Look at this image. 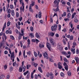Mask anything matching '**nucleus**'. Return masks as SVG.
I'll use <instances>...</instances> for the list:
<instances>
[{
    "mask_svg": "<svg viewBox=\"0 0 79 79\" xmlns=\"http://www.w3.org/2000/svg\"><path fill=\"white\" fill-rule=\"evenodd\" d=\"M59 11V8H58V6L57 8L56 9V11Z\"/></svg>",
    "mask_w": 79,
    "mask_h": 79,
    "instance_id": "bf43d9fd",
    "label": "nucleus"
},
{
    "mask_svg": "<svg viewBox=\"0 0 79 79\" xmlns=\"http://www.w3.org/2000/svg\"><path fill=\"white\" fill-rule=\"evenodd\" d=\"M13 66H15L16 65V62H13Z\"/></svg>",
    "mask_w": 79,
    "mask_h": 79,
    "instance_id": "864d4df0",
    "label": "nucleus"
},
{
    "mask_svg": "<svg viewBox=\"0 0 79 79\" xmlns=\"http://www.w3.org/2000/svg\"><path fill=\"white\" fill-rule=\"evenodd\" d=\"M60 76H61V77H64V73L63 72H61L60 73Z\"/></svg>",
    "mask_w": 79,
    "mask_h": 79,
    "instance_id": "de8ad7c7",
    "label": "nucleus"
},
{
    "mask_svg": "<svg viewBox=\"0 0 79 79\" xmlns=\"http://www.w3.org/2000/svg\"><path fill=\"white\" fill-rule=\"evenodd\" d=\"M63 42L64 45H66V41H65V40L64 39L63 40Z\"/></svg>",
    "mask_w": 79,
    "mask_h": 79,
    "instance_id": "3c124183",
    "label": "nucleus"
},
{
    "mask_svg": "<svg viewBox=\"0 0 79 79\" xmlns=\"http://www.w3.org/2000/svg\"><path fill=\"white\" fill-rule=\"evenodd\" d=\"M61 25H58V30L59 31H61Z\"/></svg>",
    "mask_w": 79,
    "mask_h": 79,
    "instance_id": "2f4dec72",
    "label": "nucleus"
},
{
    "mask_svg": "<svg viewBox=\"0 0 79 79\" xmlns=\"http://www.w3.org/2000/svg\"><path fill=\"white\" fill-rule=\"evenodd\" d=\"M58 27L57 25L55 24L54 26H52L51 27V29L52 31H56V28H57V27Z\"/></svg>",
    "mask_w": 79,
    "mask_h": 79,
    "instance_id": "f257e3e1",
    "label": "nucleus"
},
{
    "mask_svg": "<svg viewBox=\"0 0 79 79\" xmlns=\"http://www.w3.org/2000/svg\"><path fill=\"white\" fill-rule=\"evenodd\" d=\"M55 35V33H54L53 32H51L50 33V35L51 36H52V37H53V35Z\"/></svg>",
    "mask_w": 79,
    "mask_h": 79,
    "instance_id": "cd10ccee",
    "label": "nucleus"
},
{
    "mask_svg": "<svg viewBox=\"0 0 79 79\" xmlns=\"http://www.w3.org/2000/svg\"><path fill=\"white\" fill-rule=\"evenodd\" d=\"M2 39L3 40L2 41V43H3L4 44H5V40H4V38H3V37H2Z\"/></svg>",
    "mask_w": 79,
    "mask_h": 79,
    "instance_id": "6e6d98bb",
    "label": "nucleus"
},
{
    "mask_svg": "<svg viewBox=\"0 0 79 79\" xmlns=\"http://www.w3.org/2000/svg\"><path fill=\"white\" fill-rule=\"evenodd\" d=\"M44 58H46V59L48 60V56L47 52H45L44 53Z\"/></svg>",
    "mask_w": 79,
    "mask_h": 79,
    "instance_id": "423d86ee",
    "label": "nucleus"
},
{
    "mask_svg": "<svg viewBox=\"0 0 79 79\" xmlns=\"http://www.w3.org/2000/svg\"><path fill=\"white\" fill-rule=\"evenodd\" d=\"M27 69H28L29 68H30V67H31V65H27Z\"/></svg>",
    "mask_w": 79,
    "mask_h": 79,
    "instance_id": "37998d69",
    "label": "nucleus"
},
{
    "mask_svg": "<svg viewBox=\"0 0 79 79\" xmlns=\"http://www.w3.org/2000/svg\"><path fill=\"white\" fill-rule=\"evenodd\" d=\"M10 8L11 9H13L14 8V6L13 5H10Z\"/></svg>",
    "mask_w": 79,
    "mask_h": 79,
    "instance_id": "79ce46f5",
    "label": "nucleus"
},
{
    "mask_svg": "<svg viewBox=\"0 0 79 79\" xmlns=\"http://www.w3.org/2000/svg\"><path fill=\"white\" fill-rule=\"evenodd\" d=\"M6 22H5L4 23V27L2 28V30L3 32V31H4V30H5V28H6Z\"/></svg>",
    "mask_w": 79,
    "mask_h": 79,
    "instance_id": "f8f14e48",
    "label": "nucleus"
},
{
    "mask_svg": "<svg viewBox=\"0 0 79 79\" xmlns=\"http://www.w3.org/2000/svg\"><path fill=\"white\" fill-rule=\"evenodd\" d=\"M38 71H40V73H42L43 72L41 67H38Z\"/></svg>",
    "mask_w": 79,
    "mask_h": 79,
    "instance_id": "4468645a",
    "label": "nucleus"
},
{
    "mask_svg": "<svg viewBox=\"0 0 79 79\" xmlns=\"http://www.w3.org/2000/svg\"><path fill=\"white\" fill-rule=\"evenodd\" d=\"M11 60H12V62H14L15 61V55H14V52H13L11 54L10 56Z\"/></svg>",
    "mask_w": 79,
    "mask_h": 79,
    "instance_id": "7ed1b4c3",
    "label": "nucleus"
},
{
    "mask_svg": "<svg viewBox=\"0 0 79 79\" xmlns=\"http://www.w3.org/2000/svg\"><path fill=\"white\" fill-rule=\"evenodd\" d=\"M66 13L65 12H64L63 15V14H62V17L66 16Z\"/></svg>",
    "mask_w": 79,
    "mask_h": 79,
    "instance_id": "c85d7f7f",
    "label": "nucleus"
},
{
    "mask_svg": "<svg viewBox=\"0 0 79 79\" xmlns=\"http://www.w3.org/2000/svg\"><path fill=\"white\" fill-rule=\"evenodd\" d=\"M13 67H10V71H13Z\"/></svg>",
    "mask_w": 79,
    "mask_h": 79,
    "instance_id": "4d7b16f0",
    "label": "nucleus"
},
{
    "mask_svg": "<svg viewBox=\"0 0 79 79\" xmlns=\"http://www.w3.org/2000/svg\"><path fill=\"white\" fill-rule=\"evenodd\" d=\"M46 76L47 77H50V73L48 72L47 73H46Z\"/></svg>",
    "mask_w": 79,
    "mask_h": 79,
    "instance_id": "4be33fe9",
    "label": "nucleus"
},
{
    "mask_svg": "<svg viewBox=\"0 0 79 79\" xmlns=\"http://www.w3.org/2000/svg\"><path fill=\"white\" fill-rule=\"evenodd\" d=\"M49 41L51 42V44L52 45H55V41L53 38H51L49 40Z\"/></svg>",
    "mask_w": 79,
    "mask_h": 79,
    "instance_id": "20e7f679",
    "label": "nucleus"
},
{
    "mask_svg": "<svg viewBox=\"0 0 79 79\" xmlns=\"http://www.w3.org/2000/svg\"><path fill=\"white\" fill-rule=\"evenodd\" d=\"M71 16V14L70 13H69L67 14V17L68 18H70Z\"/></svg>",
    "mask_w": 79,
    "mask_h": 79,
    "instance_id": "72a5a7b5",
    "label": "nucleus"
},
{
    "mask_svg": "<svg viewBox=\"0 0 79 79\" xmlns=\"http://www.w3.org/2000/svg\"><path fill=\"white\" fill-rule=\"evenodd\" d=\"M10 25V21H8L7 23V26H9Z\"/></svg>",
    "mask_w": 79,
    "mask_h": 79,
    "instance_id": "680f3d73",
    "label": "nucleus"
},
{
    "mask_svg": "<svg viewBox=\"0 0 79 79\" xmlns=\"http://www.w3.org/2000/svg\"><path fill=\"white\" fill-rule=\"evenodd\" d=\"M69 25H70V26L71 27V28H73V24L71 23V22H70L69 23Z\"/></svg>",
    "mask_w": 79,
    "mask_h": 79,
    "instance_id": "f704fd0d",
    "label": "nucleus"
},
{
    "mask_svg": "<svg viewBox=\"0 0 79 79\" xmlns=\"http://www.w3.org/2000/svg\"><path fill=\"white\" fill-rule=\"evenodd\" d=\"M27 55H30L31 54V51H29L28 52H27Z\"/></svg>",
    "mask_w": 79,
    "mask_h": 79,
    "instance_id": "0e129e2a",
    "label": "nucleus"
},
{
    "mask_svg": "<svg viewBox=\"0 0 79 79\" xmlns=\"http://www.w3.org/2000/svg\"><path fill=\"white\" fill-rule=\"evenodd\" d=\"M29 10L31 12H33V10H32V7H31V6L29 7Z\"/></svg>",
    "mask_w": 79,
    "mask_h": 79,
    "instance_id": "7c9ffc66",
    "label": "nucleus"
},
{
    "mask_svg": "<svg viewBox=\"0 0 79 79\" xmlns=\"http://www.w3.org/2000/svg\"><path fill=\"white\" fill-rule=\"evenodd\" d=\"M57 48L59 50H62L63 47L62 46H61V43H59L57 44Z\"/></svg>",
    "mask_w": 79,
    "mask_h": 79,
    "instance_id": "f03ea898",
    "label": "nucleus"
},
{
    "mask_svg": "<svg viewBox=\"0 0 79 79\" xmlns=\"http://www.w3.org/2000/svg\"><path fill=\"white\" fill-rule=\"evenodd\" d=\"M60 2L61 3H62L63 5H65V4H66V2H65L64 1L63 2V0H61L60 1Z\"/></svg>",
    "mask_w": 79,
    "mask_h": 79,
    "instance_id": "393cba45",
    "label": "nucleus"
},
{
    "mask_svg": "<svg viewBox=\"0 0 79 79\" xmlns=\"http://www.w3.org/2000/svg\"><path fill=\"white\" fill-rule=\"evenodd\" d=\"M3 37H5V40H6V39H7V37L6 35H5V34H4L3 35Z\"/></svg>",
    "mask_w": 79,
    "mask_h": 79,
    "instance_id": "473e14b6",
    "label": "nucleus"
},
{
    "mask_svg": "<svg viewBox=\"0 0 79 79\" xmlns=\"http://www.w3.org/2000/svg\"><path fill=\"white\" fill-rule=\"evenodd\" d=\"M68 76H70L71 75V72L69 71H68Z\"/></svg>",
    "mask_w": 79,
    "mask_h": 79,
    "instance_id": "a18cd8bd",
    "label": "nucleus"
},
{
    "mask_svg": "<svg viewBox=\"0 0 79 79\" xmlns=\"http://www.w3.org/2000/svg\"><path fill=\"white\" fill-rule=\"evenodd\" d=\"M19 13L18 12H17L16 13V16L17 18H18L19 17Z\"/></svg>",
    "mask_w": 79,
    "mask_h": 79,
    "instance_id": "8fccbe9b",
    "label": "nucleus"
},
{
    "mask_svg": "<svg viewBox=\"0 0 79 79\" xmlns=\"http://www.w3.org/2000/svg\"><path fill=\"white\" fill-rule=\"evenodd\" d=\"M30 35L31 36V38H34V35L32 33H31L30 34Z\"/></svg>",
    "mask_w": 79,
    "mask_h": 79,
    "instance_id": "412c9836",
    "label": "nucleus"
},
{
    "mask_svg": "<svg viewBox=\"0 0 79 79\" xmlns=\"http://www.w3.org/2000/svg\"><path fill=\"white\" fill-rule=\"evenodd\" d=\"M75 60L76 61L77 63H79V59L77 57H75L74 58Z\"/></svg>",
    "mask_w": 79,
    "mask_h": 79,
    "instance_id": "1a4fd4ad",
    "label": "nucleus"
},
{
    "mask_svg": "<svg viewBox=\"0 0 79 79\" xmlns=\"http://www.w3.org/2000/svg\"><path fill=\"white\" fill-rule=\"evenodd\" d=\"M75 50H76L75 48H72L71 49V52H73V54H74V53H75Z\"/></svg>",
    "mask_w": 79,
    "mask_h": 79,
    "instance_id": "6ab92c4d",
    "label": "nucleus"
},
{
    "mask_svg": "<svg viewBox=\"0 0 79 79\" xmlns=\"http://www.w3.org/2000/svg\"><path fill=\"white\" fill-rule=\"evenodd\" d=\"M62 55H68V53H66V52L65 51L62 52Z\"/></svg>",
    "mask_w": 79,
    "mask_h": 79,
    "instance_id": "dca6fc26",
    "label": "nucleus"
},
{
    "mask_svg": "<svg viewBox=\"0 0 79 79\" xmlns=\"http://www.w3.org/2000/svg\"><path fill=\"white\" fill-rule=\"evenodd\" d=\"M20 4H22V5H23V3H24L23 0H20Z\"/></svg>",
    "mask_w": 79,
    "mask_h": 79,
    "instance_id": "603ef678",
    "label": "nucleus"
},
{
    "mask_svg": "<svg viewBox=\"0 0 79 79\" xmlns=\"http://www.w3.org/2000/svg\"><path fill=\"white\" fill-rule=\"evenodd\" d=\"M39 47L40 48H42L44 47V45L42 44H40L39 45Z\"/></svg>",
    "mask_w": 79,
    "mask_h": 79,
    "instance_id": "2eb2a0df",
    "label": "nucleus"
},
{
    "mask_svg": "<svg viewBox=\"0 0 79 79\" xmlns=\"http://www.w3.org/2000/svg\"><path fill=\"white\" fill-rule=\"evenodd\" d=\"M70 37V40H73L74 39V37H73V36L71 35Z\"/></svg>",
    "mask_w": 79,
    "mask_h": 79,
    "instance_id": "c9c22d12",
    "label": "nucleus"
},
{
    "mask_svg": "<svg viewBox=\"0 0 79 79\" xmlns=\"http://www.w3.org/2000/svg\"><path fill=\"white\" fill-rule=\"evenodd\" d=\"M22 19H23V18L21 17L20 18H19V21H20V22L21 21H22Z\"/></svg>",
    "mask_w": 79,
    "mask_h": 79,
    "instance_id": "e2e57ef3",
    "label": "nucleus"
},
{
    "mask_svg": "<svg viewBox=\"0 0 79 79\" xmlns=\"http://www.w3.org/2000/svg\"><path fill=\"white\" fill-rule=\"evenodd\" d=\"M35 35L37 38H39V37H40L39 35V34L37 32L36 33Z\"/></svg>",
    "mask_w": 79,
    "mask_h": 79,
    "instance_id": "5701e85b",
    "label": "nucleus"
},
{
    "mask_svg": "<svg viewBox=\"0 0 79 79\" xmlns=\"http://www.w3.org/2000/svg\"><path fill=\"white\" fill-rule=\"evenodd\" d=\"M74 29V27H73L72 29H70L69 30V31H70L71 32H73V31Z\"/></svg>",
    "mask_w": 79,
    "mask_h": 79,
    "instance_id": "58836bf2",
    "label": "nucleus"
},
{
    "mask_svg": "<svg viewBox=\"0 0 79 79\" xmlns=\"http://www.w3.org/2000/svg\"><path fill=\"white\" fill-rule=\"evenodd\" d=\"M50 79H53V78H54V75H53V74L52 73H50Z\"/></svg>",
    "mask_w": 79,
    "mask_h": 79,
    "instance_id": "0eeeda50",
    "label": "nucleus"
},
{
    "mask_svg": "<svg viewBox=\"0 0 79 79\" xmlns=\"http://www.w3.org/2000/svg\"><path fill=\"white\" fill-rule=\"evenodd\" d=\"M28 73H29V71L27 70L26 72H25L23 73V75L24 76H26V74H27Z\"/></svg>",
    "mask_w": 79,
    "mask_h": 79,
    "instance_id": "c756f323",
    "label": "nucleus"
},
{
    "mask_svg": "<svg viewBox=\"0 0 79 79\" xmlns=\"http://www.w3.org/2000/svg\"><path fill=\"white\" fill-rule=\"evenodd\" d=\"M10 38L12 40H15V38H14V36L13 35H10Z\"/></svg>",
    "mask_w": 79,
    "mask_h": 79,
    "instance_id": "c03bdc74",
    "label": "nucleus"
},
{
    "mask_svg": "<svg viewBox=\"0 0 79 79\" xmlns=\"http://www.w3.org/2000/svg\"><path fill=\"white\" fill-rule=\"evenodd\" d=\"M27 79H29L30 77V75L29 73L27 75Z\"/></svg>",
    "mask_w": 79,
    "mask_h": 79,
    "instance_id": "09e8293b",
    "label": "nucleus"
},
{
    "mask_svg": "<svg viewBox=\"0 0 79 79\" xmlns=\"http://www.w3.org/2000/svg\"><path fill=\"white\" fill-rule=\"evenodd\" d=\"M67 12L68 13V12H70V11H69V7H68L67 8Z\"/></svg>",
    "mask_w": 79,
    "mask_h": 79,
    "instance_id": "5fc2aeb1",
    "label": "nucleus"
},
{
    "mask_svg": "<svg viewBox=\"0 0 79 79\" xmlns=\"http://www.w3.org/2000/svg\"><path fill=\"white\" fill-rule=\"evenodd\" d=\"M33 74H34V73L32 72L31 73V77L32 79H33V78H34V75H33Z\"/></svg>",
    "mask_w": 79,
    "mask_h": 79,
    "instance_id": "a19ab883",
    "label": "nucleus"
},
{
    "mask_svg": "<svg viewBox=\"0 0 79 79\" xmlns=\"http://www.w3.org/2000/svg\"><path fill=\"white\" fill-rule=\"evenodd\" d=\"M30 29L31 31H33V27H31Z\"/></svg>",
    "mask_w": 79,
    "mask_h": 79,
    "instance_id": "338daca9",
    "label": "nucleus"
},
{
    "mask_svg": "<svg viewBox=\"0 0 79 79\" xmlns=\"http://www.w3.org/2000/svg\"><path fill=\"white\" fill-rule=\"evenodd\" d=\"M4 69L5 70L7 68V65H4Z\"/></svg>",
    "mask_w": 79,
    "mask_h": 79,
    "instance_id": "052dcab7",
    "label": "nucleus"
},
{
    "mask_svg": "<svg viewBox=\"0 0 79 79\" xmlns=\"http://www.w3.org/2000/svg\"><path fill=\"white\" fill-rule=\"evenodd\" d=\"M34 54L35 56V57H37V56L38 54L35 52H34Z\"/></svg>",
    "mask_w": 79,
    "mask_h": 79,
    "instance_id": "4c0bfd02",
    "label": "nucleus"
},
{
    "mask_svg": "<svg viewBox=\"0 0 79 79\" xmlns=\"http://www.w3.org/2000/svg\"><path fill=\"white\" fill-rule=\"evenodd\" d=\"M19 72H20V73H21L22 71H23V69L22 68V67L20 66L19 67Z\"/></svg>",
    "mask_w": 79,
    "mask_h": 79,
    "instance_id": "aec40b11",
    "label": "nucleus"
},
{
    "mask_svg": "<svg viewBox=\"0 0 79 79\" xmlns=\"http://www.w3.org/2000/svg\"><path fill=\"white\" fill-rule=\"evenodd\" d=\"M76 15V12L74 13L72 15V19H73L75 16V15Z\"/></svg>",
    "mask_w": 79,
    "mask_h": 79,
    "instance_id": "a211bd4d",
    "label": "nucleus"
},
{
    "mask_svg": "<svg viewBox=\"0 0 79 79\" xmlns=\"http://www.w3.org/2000/svg\"><path fill=\"white\" fill-rule=\"evenodd\" d=\"M5 76L4 75H2L0 77V79H3L5 77Z\"/></svg>",
    "mask_w": 79,
    "mask_h": 79,
    "instance_id": "a878e982",
    "label": "nucleus"
},
{
    "mask_svg": "<svg viewBox=\"0 0 79 79\" xmlns=\"http://www.w3.org/2000/svg\"><path fill=\"white\" fill-rule=\"evenodd\" d=\"M64 69L65 70H67L68 71V65H66L64 67Z\"/></svg>",
    "mask_w": 79,
    "mask_h": 79,
    "instance_id": "bb28decb",
    "label": "nucleus"
},
{
    "mask_svg": "<svg viewBox=\"0 0 79 79\" xmlns=\"http://www.w3.org/2000/svg\"><path fill=\"white\" fill-rule=\"evenodd\" d=\"M59 1V2H58ZM58 1H57V0H56L54 1V3L56 5H58L59 4V2H60V0H58Z\"/></svg>",
    "mask_w": 79,
    "mask_h": 79,
    "instance_id": "6e6552de",
    "label": "nucleus"
},
{
    "mask_svg": "<svg viewBox=\"0 0 79 79\" xmlns=\"http://www.w3.org/2000/svg\"><path fill=\"white\" fill-rule=\"evenodd\" d=\"M74 21L75 23H78V22L79 21L76 18H75L74 19Z\"/></svg>",
    "mask_w": 79,
    "mask_h": 79,
    "instance_id": "b1692460",
    "label": "nucleus"
},
{
    "mask_svg": "<svg viewBox=\"0 0 79 79\" xmlns=\"http://www.w3.org/2000/svg\"><path fill=\"white\" fill-rule=\"evenodd\" d=\"M17 2H18V0H14V3L15 6H16V3H17Z\"/></svg>",
    "mask_w": 79,
    "mask_h": 79,
    "instance_id": "e433bc0d",
    "label": "nucleus"
},
{
    "mask_svg": "<svg viewBox=\"0 0 79 79\" xmlns=\"http://www.w3.org/2000/svg\"><path fill=\"white\" fill-rule=\"evenodd\" d=\"M8 7L6 8V11H7V13L8 14H10L11 13V10L10 9H9L8 10Z\"/></svg>",
    "mask_w": 79,
    "mask_h": 79,
    "instance_id": "9b49d317",
    "label": "nucleus"
},
{
    "mask_svg": "<svg viewBox=\"0 0 79 79\" xmlns=\"http://www.w3.org/2000/svg\"><path fill=\"white\" fill-rule=\"evenodd\" d=\"M49 61H51V62H53V60L52 59V58H49Z\"/></svg>",
    "mask_w": 79,
    "mask_h": 79,
    "instance_id": "49530a36",
    "label": "nucleus"
},
{
    "mask_svg": "<svg viewBox=\"0 0 79 79\" xmlns=\"http://www.w3.org/2000/svg\"><path fill=\"white\" fill-rule=\"evenodd\" d=\"M11 15L12 16H15V11H14V10H11Z\"/></svg>",
    "mask_w": 79,
    "mask_h": 79,
    "instance_id": "9d476101",
    "label": "nucleus"
},
{
    "mask_svg": "<svg viewBox=\"0 0 79 79\" xmlns=\"http://www.w3.org/2000/svg\"><path fill=\"white\" fill-rule=\"evenodd\" d=\"M47 46L49 50L50 51L51 50V49H50V48H51V45H50V44H49L48 43H47Z\"/></svg>",
    "mask_w": 79,
    "mask_h": 79,
    "instance_id": "39448f33",
    "label": "nucleus"
},
{
    "mask_svg": "<svg viewBox=\"0 0 79 79\" xmlns=\"http://www.w3.org/2000/svg\"><path fill=\"white\" fill-rule=\"evenodd\" d=\"M55 35L56 37H59V35L57 33Z\"/></svg>",
    "mask_w": 79,
    "mask_h": 79,
    "instance_id": "774afa93",
    "label": "nucleus"
},
{
    "mask_svg": "<svg viewBox=\"0 0 79 79\" xmlns=\"http://www.w3.org/2000/svg\"><path fill=\"white\" fill-rule=\"evenodd\" d=\"M28 45H29L30 44V40L29 39H28L27 40Z\"/></svg>",
    "mask_w": 79,
    "mask_h": 79,
    "instance_id": "69168bd1",
    "label": "nucleus"
},
{
    "mask_svg": "<svg viewBox=\"0 0 79 79\" xmlns=\"http://www.w3.org/2000/svg\"><path fill=\"white\" fill-rule=\"evenodd\" d=\"M22 68V69H23V72H25L26 71V67L25 66H23Z\"/></svg>",
    "mask_w": 79,
    "mask_h": 79,
    "instance_id": "ddd939ff",
    "label": "nucleus"
},
{
    "mask_svg": "<svg viewBox=\"0 0 79 79\" xmlns=\"http://www.w3.org/2000/svg\"><path fill=\"white\" fill-rule=\"evenodd\" d=\"M58 68L60 69H61V68H63L62 67V66H61V65H58Z\"/></svg>",
    "mask_w": 79,
    "mask_h": 79,
    "instance_id": "13d9d810",
    "label": "nucleus"
},
{
    "mask_svg": "<svg viewBox=\"0 0 79 79\" xmlns=\"http://www.w3.org/2000/svg\"><path fill=\"white\" fill-rule=\"evenodd\" d=\"M42 13H41V12L40 11L38 14V17L39 18H40L41 17H42Z\"/></svg>",
    "mask_w": 79,
    "mask_h": 79,
    "instance_id": "f3484780",
    "label": "nucleus"
},
{
    "mask_svg": "<svg viewBox=\"0 0 79 79\" xmlns=\"http://www.w3.org/2000/svg\"><path fill=\"white\" fill-rule=\"evenodd\" d=\"M64 60L65 62H69L68 60H67V59H66V58H64Z\"/></svg>",
    "mask_w": 79,
    "mask_h": 79,
    "instance_id": "ea45409f",
    "label": "nucleus"
}]
</instances>
